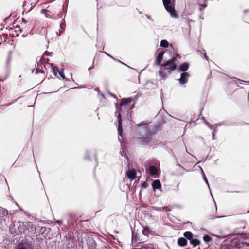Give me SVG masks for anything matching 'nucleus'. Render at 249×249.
Masks as SVG:
<instances>
[{"label":"nucleus","instance_id":"nucleus-17","mask_svg":"<svg viewBox=\"0 0 249 249\" xmlns=\"http://www.w3.org/2000/svg\"><path fill=\"white\" fill-rule=\"evenodd\" d=\"M8 214V211L0 207V216L4 217Z\"/></svg>","mask_w":249,"mask_h":249},{"label":"nucleus","instance_id":"nucleus-32","mask_svg":"<svg viewBox=\"0 0 249 249\" xmlns=\"http://www.w3.org/2000/svg\"><path fill=\"white\" fill-rule=\"evenodd\" d=\"M147 186V184L144 182L142 185V187L143 188H146Z\"/></svg>","mask_w":249,"mask_h":249},{"label":"nucleus","instance_id":"nucleus-20","mask_svg":"<svg viewBox=\"0 0 249 249\" xmlns=\"http://www.w3.org/2000/svg\"><path fill=\"white\" fill-rule=\"evenodd\" d=\"M13 52L12 51L9 52L8 54V56L7 58V62L8 64H10L13 58Z\"/></svg>","mask_w":249,"mask_h":249},{"label":"nucleus","instance_id":"nucleus-13","mask_svg":"<svg viewBox=\"0 0 249 249\" xmlns=\"http://www.w3.org/2000/svg\"><path fill=\"white\" fill-rule=\"evenodd\" d=\"M149 170L151 175L154 176L158 174V170L157 168L154 165H151L149 166Z\"/></svg>","mask_w":249,"mask_h":249},{"label":"nucleus","instance_id":"nucleus-35","mask_svg":"<svg viewBox=\"0 0 249 249\" xmlns=\"http://www.w3.org/2000/svg\"><path fill=\"white\" fill-rule=\"evenodd\" d=\"M248 212H249V211H248Z\"/></svg>","mask_w":249,"mask_h":249},{"label":"nucleus","instance_id":"nucleus-29","mask_svg":"<svg viewBox=\"0 0 249 249\" xmlns=\"http://www.w3.org/2000/svg\"><path fill=\"white\" fill-rule=\"evenodd\" d=\"M117 118H118V123L122 122L121 116V114L120 113L117 115Z\"/></svg>","mask_w":249,"mask_h":249},{"label":"nucleus","instance_id":"nucleus-24","mask_svg":"<svg viewBox=\"0 0 249 249\" xmlns=\"http://www.w3.org/2000/svg\"><path fill=\"white\" fill-rule=\"evenodd\" d=\"M199 5H200L199 10L200 11H202L204 8H205L207 6V3L206 0H204V3L203 4L199 3Z\"/></svg>","mask_w":249,"mask_h":249},{"label":"nucleus","instance_id":"nucleus-5","mask_svg":"<svg viewBox=\"0 0 249 249\" xmlns=\"http://www.w3.org/2000/svg\"><path fill=\"white\" fill-rule=\"evenodd\" d=\"M190 76L188 72H185L181 73L180 78H179V82L181 84H184L188 82V79Z\"/></svg>","mask_w":249,"mask_h":249},{"label":"nucleus","instance_id":"nucleus-26","mask_svg":"<svg viewBox=\"0 0 249 249\" xmlns=\"http://www.w3.org/2000/svg\"><path fill=\"white\" fill-rule=\"evenodd\" d=\"M208 126L211 129H214L213 132L212 133L213 136V137H214V133L216 132L215 125H212L211 124H208Z\"/></svg>","mask_w":249,"mask_h":249},{"label":"nucleus","instance_id":"nucleus-3","mask_svg":"<svg viewBox=\"0 0 249 249\" xmlns=\"http://www.w3.org/2000/svg\"><path fill=\"white\" fill-rule=\"evenodd\" d=\"M164 6L171 15L175 18H177L178 15L175 9L174 5L171 4V0H162Z\"/></svg>","mask_w":249,"mask_h":249},{"label":"nucleus","instance_id":"nucleus-27","mask_svg":"<svg viewBox=\"0 0 249 249\" xmlns=\"http://www.w3.org/2000/svg\"><path fill=\"white\" fill-rule=\"evenodd\" d=\"M58 72H59V75L61 76V77L63 79H65V75H64V74L63 71V70H62V71H58Z\"/></svg>","mask_w":249,"mask_h":249},{"label":"nucleus","instance_id":"nucleus-2","mask_svg":"<svg viewBox=\"0 0 249 249\" xmlns=\"http://www.w3.org/2000/svg\"><path fill=\"white\" fill-rule=\"evenodd\" d=\"M176 62V57H173L161 65L158 73L159 76L161 79L165 80L166 77L171 74L172 71H174L177 69Z\"/></svg>","mask_w":249,"mask_h":249},{"label":"nucleus","instance_id":"nucleus-11","mask_svg":"<svg viewBox=\"0 0 249 249\" xmlns=\"http://www.w3.org/2000/svg\"><path fill=\"white\" fill-rule=\"evenodd\" d=\"M178 245L180 247H184L187 244V241L186 238L183 237H180L178 239Z\"/></svg>","mask_w":249,"mask_h":249},{"label":"nucleus","instance_id":"nucleus-14","mask_svg":"<svg viewBox=\"0 0 249 249\" xmlns=\"http://www.w3.org/2000/svg\"><path fill=\"white\" fill-rule=\"evenodd\" d=\"M242 246H241L242 248L245 247H249V237L248 236L245 238L243 240V241L241 243Z\"/></svg>","mask_w":249,"mask_h":249},{"label":"nucleus","instance_id":"nucleus-7","mask_svg":"<svg viewBox=\"0 0 249 249\" xmlns=\"http://www.w3.org/2000/svg\"><path fill=\"white\" fill-rule=\"evenodd\" d=\"M164 53V52H161L158 54L155 61V64L157 65H160L161 67Z\"/></svg>","mask_w":249,"mask_h":249},{"label":"nucleus","instance_id":"nucleus-21","mask_svg":"<svg viewBox=\"0 0 249 249\" xmlns=\"http://www.w3.org/2000/svg\"><path fill=\"white\" fill-rule=\"evenodd\" d=\"M160 46L163 47L167 48L169 46V43L166 40H162L160 42Z\"/></svg>","mask_w":249,"mask_h":249},{"label":"nucleus","instance_id":"nucleus-16","mask_svg":"<svg viewBox=\"0 0 249 249\" xmlns=\"http://www.w3.org/2000/svg\"><path fill=\"white\" fill-rule=\"evenodd\" d=\"M51 70L54 75L56 76L57 73L59 71L58 68L57 67L54 66L53 64H51Z\"/></svg>","mask_w":249,"mask_h":249},{"label":"nucleus","instance_id":"nucleus-15","mask_svg":"<svg viewBox=\"0 0 249 249\" xmlns=\"http://www.w3.org/2000/svg\"><path fill=\"white\" fill-rule=\"evenodd\" d=\"M190 241V244L194 247H196L200 244V241L197 239H193L192 238V239H191Z\"/></svg>","mask_w":249,"mask_h":249},{"label":"nucleus","instance_id":"nucleus-6","mask_svg":"<svg viewBox=\"0 0 249 249\" xmlns=\"http://www.w3.org/2000/svg\"><path fill=\"white\" fill-rule=\"evenodd\" d=\"M39 63H37V68H36V72L37 74H40L41 75H40V80L41 81V82L43 81L46 78V74L45 73V71L39 69Z\"/></svg>","mask_w":249,"mask_h":249},{"label":"nucleus","instance_id":"nucleus-18","mask_svg":"<svg viewBox=\"0 0 249 249\" xmlns=\"http://www.w3.org/2000/svg\"><path fill=\"white\" fill-rule=\"evenodd\" d=\"M183 235L185 237V238H186V239H187L189 240L192 239L193 236L192 233L190 231H186L184 232Z\"/></svg>","mask_w":249,"mask_h":249},{"label":"nucleus","instance_id":"nucleus-33","mask_svg":"<svg viewBox=\"0 0 249 249\" xmlns=\"http://www.w3.org/2000/svg\"><path fill=\"white\" fill-rule=\"evenodd\" d=\"M174 57H176V58L178 57V58H181V56L178 54H177V53H176L175 54V56Z\"/></svg>","mask_w":249,"mask_h":249},{"label":"nucleus","instance_id":"nucleus-10","mask_svg":"<svg viewBox=\"0 0 249 249\" xmlns=\"http://www.w3.org/2000/svg\"><path fill=\"white\" fill-rule=\"evenodd\" d=\"M189 68V64L187 63H183L181 64L178 70L179 71H182L185 72L186 71H187Z\"/></svg>","mask_w":249,"mask_h":249},{"label":"nucleus","instance_id":"nucleus-12","mask_svg":"<svg viewBox=\"0 0 249 249\" xmlns=\"http://www.w3.org/2000/svg\"><path fill=\"white\" fill-rule=\"evenodd\" d=\"M133 101V99L131 98H123L121 100L120 102V106H122L124 105H127Z\"/></svg>","mask_w":249,"mask_h":249},{"label":"nucleus","instance_id":"nucleus-31","mask_svg":"<svg viewBox=\"0 0 249 249\" xmlns=\"http://www.w3.org/2000/svg\"><path fill=\"white\" fill-rule=\"evenodd\" d=\"M203 51H204V53H202L203 54V56L205 57V58H206V59L207 60H208V59H209V58H208V57L207 56V54H206V53H205V51H204V50H203Z\"/></svg>","mask_w":249,"mask_h":249},{"label":"nucleus","instance_id":"nucleus-8","mask_svg":"<svg viewBox=\"0 0 249 249\" xmlns=\"http://www.w3.org/2000/svg\"><path fill=\"white\" fill-rule=\"evenodd\" d=\"M127 177L131 180H133L136 178V172L134 169L128 170L126 172Z\"/></svg>","mask_w":249,"mask_h":249},{"label":"nucleus","instance_id":"nucleus-25","mask_svg":"<svg viewBox=\"0 0 249 249\" xmlns=\"http://www.w3.org/2000/svg\"><path fill=\"white\" fill-rule=\"evenodd\" d=\"M204 241L206 242H209L212 240V238L208 235L205 234L203 238Z\"/></svg>","mask_w":249,"mask_h":249},{"label":"nucleus","instance_id":"nucleus-4","mask_svg":"<svg viewBox=\"0 0 249 249\" xmlns=\"http://www.w3.org/2000/svg\"><path fill=\"white\" fill-rule=\"evenodd\" d=\"M15 249H34L33 246L31 244H29L27 242L26 243H20L17 245L15 248Z\"/></svg>","mask_w":249,"mask_h":249},{"label":"nucleus","instance_id":"nucleus-28","mask_svg":"<svg viewBox=\"0 0 249 249\" xmlns=\"http://www.w3.org/2000/svg\"><path fill=\"white\" fill-rule=\"evenodd\" d=\"M90 158V154L89 152H86V156H85V159H87V160H89Z\"/></svg>","mask_w":249,"mask_h":249},{"label":"nucleus","instance_id":"nucleus-23","mask_svg":"<svg viewBox=\"0 0 249 249\" xmlns=\"http://www.w3.org/2000/svg\"><path fill=\"white\" fill-rule=\"evenodd\" d=\"M142 233L145 236H148L149 233V228L148 227H144L142 231Z\"/></svg>","mask_w":249,"mask_h":249},{"label":"nucleus","instance_id":"nucleus-30","mask_svg":"<svg viewBox=\"0 0 249 249\" xmlns=\"http://www.w3.org/2000/svg\"><path fill=\"white\" fill-rule=\"evenodd\" d=\"M138 239V237L136 235H134L133 234H132V242L134 241V240H135V241H137Z\"/></svg>","mask_w":249,"mask_h":249},{"label":"nucleus","instance_id":"nucleus-9","mask_svg":"<svg viewBox=\"0 0 249 249\" xmlns=\"http://www.w3.org/2000/svg\"><path fill=\"white\" fill-rule=\"evenodd\" d=\"M152 186L154 191H155L156 189H160L161 188V184L159 179L154 180L152 182Z\"/></svg>","mask_w":249,"mask_h":249},{"label":"nucleus","instance_id":"nucleus-19","mask_svg":"<svg viewBox=\"0 0 249 249\" xmlns=\"http://www.w3.org/2000/svg\"><path fill=\"white\" fill-rule=\"evenodd\" d=\"M18 231L23 233H25L26 230H27L26 226L23 223V225L19 226L18 227Z\"/></svg>","mask_w":249,"mask_h":249},{"label":"nucleus","instance_id":"nucleus-1","mask_svg":"<svg viewBox=\"0 0 249 249\" xmlns=\"http://www.w3.org/2000/svg\"><path fill=\"white\" fill-rule=\"evenodd\" d=\"M149 123V122L147 121H142L137 124L138 126H145L142 128L145 134V136L141 137L142 135L140 133L137 134V138L139 143L141 145H149L152 141V137L157 133L156 128L151 129L149 126L147 125Z\"/></svg>","mask_w":249,"mask_h":249},{"label":"nucleus","instance_id":"nucleus-22","mask_svg":"<svg viewBox=\"0 0 249 249\" xmlns=\"http://www.w3.org/2000/svg\"><path fill=\"white\" fill-rule=\"evenodd\" d=\"M118 131L119 135H122L123 133V128L122 122L118 123Z\"/></svg>","mask_w":249,"mask_h":249},{"label":"nucleus","instance_id":"nucleus-34","mask_svg":"<svg viewBox=\"0 0 249 249\" xmlns=\"http://www.w3.org/2000/svg\"><path fill=\"white\" fill-rule=\"evenodd\" d=\"M204 180H205V181L207 182V183H208V180L206 178V177L205 176H204Z\"/></svg>","mask_w":249,"mask_h":249}]
</instances>
